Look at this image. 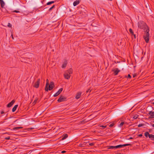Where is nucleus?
<instances>
[{"label":"nucleus","instance_id":"1","mask_svg":"<svg viewBox=\"0 0 154 154\" xmlns=\"http://www.w3.org/2000/svg\"><path fill=\"white\" fill-rule=\"evenodd\" d=\"M145 33L143 36V38L145 39V41L146 43H148L149 41V28L147 27V28L144 29Z\"/></svg>","mask_w":154,"mask_h":154},{"label":"nucleus","instance_id":"2","mask_svg":"<svg viewBox=\"0 0 154 154\" xmlns=\"http://www.w3.org/2000/svg\"><path fill=\"white\" fill-rule=\"evenodd\" d=\"M148 26L143 21H140L138 23V27L140 29H143L145 28V29L147 28Z\"/></svg>","mask_w":154,"mask_h":154},{"label":"nucleus","instance_id":"3","mask_svg":"<svg viewBox=\"0 0 154 154\" xmlns=\"http://www.w3.org/2000/svg\"><path fill=\"white\" fill-rule=\"evenodd\" d=\"M67 100V98L63 95H60V97L57 100V101L59 102H61L66 101Z\"/></svg>","mask_w":154,"mask_h":154},{"label":"nucleus","instance_id":"4","mask_svg":"<svg viewBox=\"0 0 154 154\" xmlns=\"http://www.w3.org/2000/svg\"><path fill=\"white\" fill-rule=\"evenodd\" d=\"M54 87V83L53 82H51L50 85L48 86V89L51 91L52 90Z\"/></svg>","mask_w":154,"mask_h":154},{"label":"nucleus","instance_id":"5","mask_svg":"<svg viewBox=\"0 0 154 154\" xmlns=\"http://www.w3.org/2000/svg\"><path fill=\"white\" fill-rule=\"evenodd\" d=\"M40 81V80L39 79L37 80L36 82L35 83L34 85L33 86L34 87L36 88H38L39 85Z\"/></svg>","mask_w":154,"mask_h":154},{"label":"nucleus","instance_id":"6","mask_svg":"<svg viewBox=\"0 0 154 154\" xmlns=\"http://www.w3.org/2000/svg\"><path fill=\"white\" fill-rule=\"evenodd\" d=\"M112 71L114 72V75H116L118 73L120 72V70L117 68H116L112 70Z\"/></svg>","mask_w":154,"mask_h":154},{"label":"nucleus","instance_id":"7","mask_svg":"<svg viewBox=\"0 0 154 154\" xmlns=\"http://www.w3.org/2000/svg\"><path fill=\"white\" fill-rule=\"evenodd\" d=\"M63 91V88H60L54 95L53 96L54 97H56L59 95Z\"/></svg>","mask_w":154,"mask_h":154},{"label":"nucleus","instance_id":"8","mask_svg":"<svg viewBox=\"0 0 154 154\" xmlns=\"http://www.w3.org/2000/svg\"><path fill=\"white\" fill-rule=\"evenodd\" d=\"M64 76L65 79H69L70 77V75L68 74V72H65L64 74Z\"/></svg>","mask_w":154,"mask_h":154},{"label":"nucleus","instance_id":"9","mask_svg":"<svg viewBox=\"0 0 154 154\" xmlns=\"http://www.w3.org/2000/svg\"><path fill=\"white\" fill-rule=\"evenodd\" d=\"M15 102V100H13L12 101L7 105V107H11Z\"/></svg>","mask_w":154,"mask_h":154},{"label":"nucleus","instance_id":"10","mask_svg":"<svg viewBox=\"0 0 154 154\" xmlns=\"http://www.w3.org/2000/svg\"><path fill=\"white\" fill-rule=\"evenodd\" d=\"M49 85V80L48 79H47L46 80V84L45 88V90L46 91H48V86Z\"/></svg>","mask_w":154,"mask_h":154},{"label":"nucleus","instance_id":"11","mask_svg":"<svg viewBox=\"0 0 154 154\" xmlns=\"http://www.w3.org/2000/svg\"><path fill=\"white\" fill-rule=\"evenodd\" d=\"M149 114L150 116L149 117V118H154V112L152 111H150L149 113Z\"/></svg>","mask_w":154,"mask_h":154},{"label":"nucleus","instance_id":"12","mask_svg":"<svg viewBox=\"0 0 154 154\" xmlns=\"http://www.w3.org/2000/svg\"><path fill=\"white\" fill-rule=\"evenodd\" d=\"M67 64V61L66 60H65L63 62V64L62 65V68H65Z\"/></svg>","mask_w":154,"mask_h":154},{"label":"nucleus","instance_id":"13","mask_svg":"<svg viewBox=\"0 0 154 154\" xmlns=\"http://www.w3.org/2000/svg\"><path fill=\"white\" fill-rule=\"evenodd\" d=\"M65 72H68V74L70 75L72 73V70L71 68H70Z\"/></svg>","mask_w":154,"mask_h":154},{"label":"nucleus","instance_id":"14","mask_svg":"<svg viewBox=\"0 0 154 154\" xmlns=\"http://www.w3.org/2000/svg\"><path fill=\"white\" fill-rule=\"evenodd\" d=\"M81 94L82 93L80 92L78 93L76 96L75 98L77 99L79 98L81 96Z\"/></svg>","mask_w":154,"mask_h":154},{"label":"nucleus","instance_id":"15","mask_svg":"<svg viewBox=\"0 0 154 154\" xmlns=\"http://www.w3.org/2000/svg\"><path fill=\"white\" fill-rule=\"evenodd\" d=\"M0 3L1 5V6L2 8H4V6L5 5V3L3 0H2L0 1Z\"/></svg>","mask_w":154,"mask_h":154},{"label":"nucleus","instance_id":"16","mask_svg":"<svg viewBox=\"0 0 154 154\" xmlns=\"http://www.w3.org/2000/svg\"><path fill=\"white\" fill-rule=\"evenodd\" d=\"M129 31L130 32V33L131 34V35H134V37L135 38H136L135 35L134 34V32L131 29V28L129 29Z\"/></svg>","mask_w":154,"mask_h":154},{"label":"nucleus","instance_id":"17","mask_svg":"<svg viewBox=\"0 0 154 154\" xmlns=\"http://www.w3.org/2000/svg\"><path fill=\"white\" fill-rule=\"evenodd\" d=\"M79 3L80 2L79 0L77 1V0L76 1L74 2L73 5L74 6H75L78 5Z\"/></svg>","mask_w":154,"mask_h":154},{"label":"nucleus","instance_id":"18","mask_svg":"<svg viewBox=\"0 0 154 154\" xmlns=\"http://www.w3.org/2000/svg\"><path fill=\"white\" fill-rule=\"evenodd\" d=\"M68 135L67 134H63V137L61 139V140H63L65 139L66 138L68 137Z\"/></svg>","mask_w":154,"mask_h":154},{"label":"nucleus","instance_id":"19","mask_svg":"<svg viewBox=\"0 0 154 154\" xmlns=\"http://www.w3.org/2000/svg\"><path fill=\"white\" fill-rule=\"evenodd\" d=\"M22 128H23L21 127H18L13 128V130L17 131Z\"/></svg>","mask_w":154,"mask_h":154},{"label":"nucleus","instance_id":"20","mask_svg":"<svg viewBox=\"0 0 154 154\" xmlns=\"http://www.w3.org/2000/svg\"><path fill=\"white\" fill-rule=\"evenodd\" d=\"M18 106L17 105H16L14 106L12 109V111L13 112H14L16 110Z\"/></svg>","mask_w":154,"mask_h":154},{"label":"nucleus","instance_id":"21","mask_svg":"<svg viewBox=\"0 0 154 154\" xmlns=\"http://www.w3.org/2000/svg\"><path fill=\"white\" fill-rule=\"evenodd\" d=\"M149 137L152 140H154V135L151 134L149 136Z\"/></svg>","mask_w":154,"mask_h":154},{"label":"nucleus","instance_id":"22","mask_svg":"<svg viewBox=\"0 0 154 154\" xmlns=\"http://www.w3.org/2000/svg\"><path fill=\"white\" fill-rule=\"evenodd\" d=\"M38 100V98L36 97L35 98V100H34V101L32 103L33 105H35L36 103L37 102Z\"/></svg>","mask_w":154,"mask_h":154},{"label":"nucleus","instance_id":"23","mask_svg":"<svg viewBox=\"0 0 154 154\" xmlns=\"http://www.w3.org/2000/svg\"><path fill=\"white\" fill-rule=\"evenodd\" d=\"M150 135V134H149L148 132H146L144 134V135L145 136V137H147L148 136L149 137V136Z\"/></svg>","mask_w":154,"mask_h":154},{"label":"nucleus","instance_id":"24","mask_svg":"<svg viewBox=\"0 0 154 154\" xmlns=\"http://www.w3.org/2000/svg\"><path fill=\"white\" fill-rule=\"evenodd\" d=\"M122 147V145H118L115 146V149H116V148H121Z\"/></svg>","mask_w":154,"mask_h":154},{"label":"nucleus","instance_id":"25","mask_svg":"<svg viewBox=\"0 0 154 154\" xmlns=\"http://www.w3.org/2000/svg\"><path fill=\"white\" fill-rule=\"evenodd\" d=\"M54 1H52L50 2H48L46 4L47 5H49L52 4L54 3Z\"/></svg>","mask_w":154,"mask_h":154},{"label":"nucleus","instance_id":"26","mask_svg":"<svg viewBox=\"0 0 154 154\" xmlns=\"http://www.w3.org/2000/svg\"><path fill=\"white\" fill-rule=\"evenodd\" d=\"M108 149H115V146H108Z\"/></svg>","mask_w":154,"mask_h":154},{"label":"nucleus","instance_id":"27","mask_svg":"<svg viewBox=\"0 0 154 154\" xmlns=\"http://www.w3.org/2000/svg\"><path fill=\"white\" fill-rule=\"evenodd\" d=\"M122 145V147L125 146H131V144H124Z\"/></svg>","mask_w":154,"mask_h":154},{"label":"nucleus","instance_id":"28","mask_svg":"<svg viewBox=\"0 0 154 154\" xmlns=\"http://www.w3.org/2000/svg\"><path fill=\"white\" fill-rule=\"evenodd\" d=\"M139 116L138 115H135L134 116L133 118L134 119H137L138 117Z\"/></svg>","mask_w":154,"mask_h":154},{"label":"nucleus","instance_id":"29","mask_svg":"<svg viewBox=\"0 0 154 154\" xmlns=\"http://www.w3.org/2000/svg\"><path fill=\"white\" fill-rule=\"evenodd\" d=\"M124 122H121L120 124H119V126L120 127H121L123 125H124Z\"/></svg>","mask_w":154,"mask_h":154},{"label":"nucleus","instance_id":"30","mask_svg":"<svg viewBox=\"0 0 154 154\" xmlns=\"http://www.w3.org/2000/svg\"><path fill=\"white\" fill-rule=\"evenodd\" d=\"M55 7V5H53L49 9V11H50L53 8H54Z\"/></svg>","mask_w":154,"mask_h":154},{"label":"nucleus","instance_id":"31","mask_svg":"<svg viewBox=\"0 0 154 154\" xmlns=\"http://www.w3.org/2000/svg\"><path fill=\"white\" fill-rule=\"evenodd\" d=\"M91 90V88H89L86 91V93H88V92H90Z\"/></svg>","mask_w":154,"mask_h":154},{"label":"nucleus","instance_id":"32","mask_svg":"<svg viewBox=\"0 0 154 154\" xmlns=\"http://www.w3.org/2000/svg\"><path fill=\"white\" fill-rule=\"evenodd\" d=\"M125 77H127L129 79H131V75L130 74H128L127 76L126 75L125 76Z\"/></svg>","mask_w":154,"mask_h":154},{"label":"nucleus","instance_id":"33","mask_svg":"<svg viewBox=\"0 0 154 154\" xmlns=\"http://www.w3.org/2000/svg\"><path fill=\"white\" fill-rule=\"evenodd\" d=\"M106 127V125H101L100 126V127L102 128H105Z\"/></svg>","mask_w":154,"mask_h":154},{"label":"nucleus","instance_id":"34","mask_svg":"<svg viewBox=\"0 0 154 154\" xmlns=\"http://www.w3.org/2000/svg\"><path fill=\"white\" fill-rule=\"evenodd\" d=\"M143 125H144L143 124H140L138 125V127H140Z\"/></svg>","mask_w":154,"mask_h":154},{"label":"nucleus","instance_id":"35","mask_svg":"<svg viewBox=\"0 0 154 154\" xmlns=\"http://www.w3.org/2000/svg\"><path fill=\"white\" fill-rule=\"evenodd\" d=\"M8 26L9 27H10L11 26V25L10 23H8Z\"/></svg>","mask_w":154,"mask_h":154},{"label":"nucleus","instance_id":"36","mask_svg":"<svg viewBox=\"0 0 154 154\" xmlns=\"http://www.w3.org/2000/svg\"><path fill=\"white\" fill-rule=\"evenodd\" d=\"M114 125V123H112L111 124H110L109 125V127H112Z\"/></svg>","mask_w":154,"mask_h":154},{"label":"nucleus","instance_id":"37","mask_svg":"<svg viewBox=\"0 0 154 154\" xmlns=\"http://www.w3.org/2000/svg\"><path fill=\"white\" fill-rule=\"evenodd\" d=\"M10 137H7L5 138V139H6V140H8L10 139Z\"/></svg>","mask_w":154,"mask_h":154},{"label":"nucleus","instance_id":"38","mask_svg":"<svg viewBox=\"0 0 154 154\" xmlns=\"http://www.w3.org/2000/svg\"><path fill=\"white\" fill-rule=\"evenodd\" d=\"M94 143H91L89 144V145L91 146H93L94 145Z\"/></svg>","mask_w":154,"mask_h":154},{"label":"nucleus","instance_id":"39","mask_svg":"<svg viewBox=\"0 0 154 154\" xmlns=\"http://www.w3.org/2000/svg\"><path fill=\"white\" fill-rule=\"evenodd\" d=\"M13 12H16V13H19L20 12L19 11H17V10H14V11H13Z\"/></svg>","mask_w":154,"mask_h":154},{"label":"nucleus","instance_id":"40","mask_svg":"<svg viewBox=\"0 0 154 154\" xmlns=\"http://www.w3.org/2000/svg\"><path fill=\"white\" fill-rule=\"evenodd\" d=\"M66 151H61V153H64L66 152Z\"/></svg>","mask_w":154,"mask_h":154},{"label":"nucleus","instance_id":"41","mask_svg":"<svg viewBox=\"0 0 154 154\" xmlns=\"http://www.w3.org/2000/svg\"><path fill=\"white\" fill-rule=\"evenodd\" d=\"M142 136V135L141 134H140L139 135V137H141Z\"/></svg>","mask_w":154,"mask_h":154},{"label":"nucleus","instance_id":"42","mask_svg":"<svg viewBox=\"0 0 154 154\" xmlns=\"http://www.w3.org/2000/svg\"><path fill=\"white\" fill-rule=\"evenodd\" d=\"M4 113V111H2V112H1V114H3V113Z\"/></svg>","mask_w":154,"mask_h":154},{"label":"nucleus","instance_id":"43","mask_svg":"<svg viewBox=\"0 0 154 154\" xmlns=\"http://www.w3.org/2000/svg\"><path fill=\"white\" fill-rule=\"evenodd\" d=\"M136 75H133V77L134 78L136 76Z\"/></svg>","mask_w":154,"mask_h":154},{"label":"nucleus","instance_id":"44","mask_svg":"<svg viewBox=\"0 0 154 154\" xmlns=\"http://www.w3.org/2000/svg\"><path fill=\"white\" fill-rule=\"evenodd\" d=\"M11 37H12V38L13 39H14V38H13V36L12 34V35H11Z\"/></svg>","mask_w":154,"mask_h":154},{"label":"nucleus","instance_id":"45","mask_svg":"<svg viewBox=\"0 0 154 154\" xmlns=\"http://www.w3.org/2000/svg\"><path fill=\"white\" fill-rule=\"evenodd\" d=\"M152 126L153 127H154V124H152Z\"/></svg>","mask_w":154,"mask_h":154},{"label":"nucleus","instance_id":"46","mask_svg":"<svg viewBox=\"0 0 154 154\" xmlns=\"http://www.w3.org/2000/svg\"><path fill=\"white\" fill-rule=\"evenodd\" d=\"M130 139H132V137H130Z\"/></svg>","mask_w":154,"mask_h":154},{"label":"nucleus","instance_id":"47","mask_svg":"<svg viewBox=\"0 0 154 154\" xmlns=\"http://www.w3.org/2000/svg\"><path fill=\"white\" fill-rule=\"evenodd\" d=\"M16 121H14V122H15Z\"/></svg>","mask_w":154,"mask_h":154},{"label":"nucleus","instance_id":"48","mask_svg":"<svg viewBox=\"0 0 154 154\" xmlns=\"http://www.w3.org/2000/svg\"><path fill=\"white\" fill-rule=\"evenodd\" d=\"M153 104H154V102L153 103Z\"/></svg>","mask_w":154,"mask_h":154},{"label":"nucleus","instance_id":"49","mask_svg":"<svg viewBox=\"0 0 154 154\" xmlns=\"http://www.w3.org/2000/svg\"><path fill=\"white\" fill-rule=\"evenodd\" d=\"M153 122L154 123V121H153Z\"/></svg>","mask_w":154,"mask_h":154}]
</instances>
